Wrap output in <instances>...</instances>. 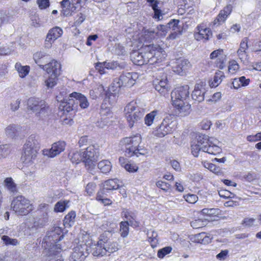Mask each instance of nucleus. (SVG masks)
I'll use <instances>...</instances> for the list:
<instances>
[{"label": "nucleus", "mask_w": 261, "mask_h": 261, "mask_svg": "<svg viewBox=\"0 0 261 261\" xmlns=\"http://www.w3.org/2000/svg\"><path fill=\"white\" fill-rule=\"evenodd\" d=\"M189 93V87L187 85L177 87L171 92L172 105L180 116L190 113L191 105L188 101Z\"/></svg>", "instance_id": "nucleus-1"}, {"label": "nucleus", "mask_w": 261, "mask_h": 261, "mask_svg": "<svg viewBox=\"0 0 261 261\" xmlns=\"http://www.w3.org/2000/svg\"><path fill=\"white\" fill-rule=\"evenodd\" d=\"M191 152L193 155L197 157L200 151L209 154L216 155L221 152V149L215 145L206 135H199L191 144Z\"/></svg>", "instance_id": "nucleus-2"}, {"label": "nucleus", "mask_w": 261, "mask_h": 261, "mask_svg": "<svg viewBox=\"0 0 261 261\" xmlns=\"http://www.w3.org/2000/svg\"><path fill=\"white\" fill-rule=\"evenodd\" d=\"M64 238L62 229L60 227H55L53 230L47 232L43 239V243L45 250L48 253L54 254L55 252L61 253L63 250L59 242Z\"/></svg>", "instance_id": "nucleus-3"}, {"label": "nucleus", "mask_w": 261, "mask_h": 261, "mask_svg": "<svg viewBox=\"0 0 261 261\" xmlns=\"http://www.w3.org/2000/svg\"><path fill=\"white\" fill-rule=\"evenodd\" d=\"M146 64L154 65L160 63L164 58V50L158 44L145 45L142 47Z\"/></svg>", "instance_id": "nucleus-4"}, {"label": "nucleus", "mask_w": 261, "mask_h": 261, "mask_svg": "<svg viewBox=\"0 0 261 261\" xmlns=\"http://www.w3.org/2000/svg\"><path fill=\"white\" fill-rule=\"evenodd\" d=\"M27 109L35 113L36 116L40 118L44 117L49 113V107L45 101L35 97H31L28 99Z\"/></svg>", "instance_id": "nucleus-5"}, {"label": "nucleus", "mask_w": 261, "mask_h": 261, "mask_svg": "<svg viewBox=\"0 0 261 261\" xmlns=\"http://www.w3.org/2000/svg\"><path fill=\"white\" fill-rule=\"evenodd\" d=\"M124 112L130 127H132L144 115L143 110L139 108L134 101H132L126 106Z\"/></svg>", "instance_id": "nucleus-6"}, {"label": "nucleus", "mask_w": 261, "mask_h": 261, "mask_svg": "<svg viewBox=\"0 0 261 261\" xmlns=\"http://www.w3.org/2000/svg\"><path fill=\"white\" fill-rule=\"evenodd\" d=\"M11 208L19 215H26L33 210L30 201L22 195L14 197L11 202Z\"/></svg>", "instance_id": "nucleus-7"}, {"label": "nucleus", "mask_w": 261, "mask_h": 261, "mask_svg": "<svg viewBox=\"0 0 261 261\" xmlns=\"http://www.w3.org/2000/svg\"><path fill=\"white\" fill-rule=\"evenodd\" d=\"M141 142L140 135H135L132 137H126L122 139L120 142V146L127 157H131L134 155L136 148Z\"/></svg>", "instance_id": "nucleus-8"}, {"label": "nucleus", "mask_w": 261, "mask_h": 261, "mask_svg": "<svg viewBox=\"0 0 261 261\" xmlns=\"http://www.w3.org/2000/svg\"><path fill=\"white\" fill-rule=\"evenodd\" d=\"M138 79V74L136 72H123L118 77L114 80L112 87H131L135 84Z\"/></svg>", "instance_id": "nucleus-9"}, {"label": "nucleus", "mask_w": 261, "mask_h": 261, "mask_svg": "<svg viewBox=\"0 0 261 261\" xmlns=\"http://www.w3.org/2000/svg\"><path fill=\"white\" fill-rule=\"evenodd\" d=\"M83 162L88 172L94 174L95 163L97 161V151L93 146H89L85 150L82 152Z\"/></svg>", "instance_id": "nucleus-10"}, {"label": "nucleus", "mask_w": 261, "mask_h": 261, "mask_svg": "<svg viewBox=\"0 0 261 261\" xmlns=\"http://www.w3.org/2000/svg\"><path fill=\"white\" fill-rule=\"evenodd\" d=\"M87 251V246L85 244L77 245L73 248L69 260L84 261L88 254Z\"/></svg>", "instance_id": "nucleus-11"}, {"label": "nucleus", "mask_w": 261, "mask_h": 261, "mask_svg": "<svg viewBox=\"0 0 261 261\" xmlns=\"http://www.w3.org/2000/svg\"><path fill=\"white\" fill-rule=\"evenodd\" d=\"M191 67L188 60L184 58L177 59L172 66L173 71L177 74L183 75Z\"/></svg>", "instance_id": "nucleus-12"}, {"label": "nucleus", "mask_w": 261, "mask_h": 261, "mask_svg": "<svg viewBox=\"0 0 261 261\" xmlns=\"http://www.w3.org/2000/svg\"><path fill=\"white\" fill-rule=\"evenodd\" d=\"M173 124L169 119H164L160 125L154 131V135L158 137H163L173 131Z\"/></svg>", "instance_id": "nucleus-13"}, {"label": "nucleus", "mask_w": 261, "mask_h": 261, "mask_svg": "<svg viewBox=\"0 0 261 261\" xmlns=\"http://www.w3.org/2000/svg\"><path fill=\"white\" fill-rule=\"evenodd\" d=\"M103 236H100V239L96 244L93 245L91 248L92 254L95 256H102L106 254V245L107 243L105 239H103Z\"/></svg>", "instance_id": "nucleus-14"}, {"label": "nucleus", "mask_w": 261, "mask_h": 261, "mask_svg": "<svg viewBox=\"0 0 261 261\" xmlns=\"http://www.w3.org/2000/svg\"><path fill=\"white\" fill-rule=\"evenodd\" d=\"M66 143L64 141H58L54 143L49 150L44 151V154L50 158H54L65 150Z\"/></svg>", "instance_id": "nucleus-15"}, {"label": "nucleus", "mask_w": 261, "mask_h": 261, "mask_svg": "<svg viewBox=\"0 0 261 261\" xmlns=\"http://www.w3.org/2000/svg\"><path fill=\"white\" fill-rule=\"evenodd\" d=\"M62 30L58 27H56L50 29L46 36L45 39V46L50 47L54 41L62 35Z\"/></svg>", "instance_id": "nucleus-16"}, {"label": "nucleus", "mask_w": 261, "mask_h": 261, "mask_svg": "<svg viewBox=\"0 0 261 261\" xmlns=\"http://www.w3.org/2000/svg\"><path fill=\"white\" fill-rule=\"evenodd\" d=\"M37 152L38 151H36V150L23 147V152L21 157V161L26 165H29L31 164L36 159Z\"/></svg>", "instance_id": "nucleus-17"}, {"label": "nucleus", "mask_w": 261, "mask_h": 261, "mask_svg": "<svg viewBox=\"0 0 261 261\" xmlns=\"http://www.w3.org/2000/svg\"><path fill=\"white\" fill-rule=\"evenodd\" d=\"M153 85L155 89L163 95L167 93L170 89L166 76L160 80H155L153 81Z\"/></svg>", "instance_id": "nucleus-18"}, {"label": "nucleus", "mask_w": 261, "mask_h": 261, "mask_svg": "<svg viewBox=\"0 0 261 261\" xmlns=\"http://www.w3.org/2000/svg\"><path fill=\"white\" fill-rule=\"evenodd\" d=\"M59 108L66 114L77 109V105L75 104L74 99L70 97L64 99L63 101L60 104Z\"/></svg>", "instance_id": "nucleus-19"}, {"label": "nucleus", "mask_w": 261, "mask_h": 261, "mask_svg": "<svg viewBox=\"0 0 261 261\" xmlns=\"http://www.w3.org/2000/svg\"><path fill=\"white\" fill-rule=\"evenodd\" d=\"M197 29L198 32L194 34V37L197 40H203L205 41L212 37V32L209 28L200 25L198 26Z\"/></svg>", "instance_id": "nucleus-20"}, {"label": "nucleus", "mask_w": 261, "mask_h": 261, "mask_svg": "<svg viewBox=\"0 0 261 261\" xmlns=\"http://www.w3.org/2000/svg\"><path fill=\"white\" fill-rule=\"evenodd\" d=\"M206 90L202 84H197L191 94L193 100L197 102H201L204 99V94Z\"/></svg>", "instance_id": "nucleus-21"}, {"label": "nucleus", "mask_w": 261, "mask_h": 261, "mask_svg": "<svg viewBox=\"0 0 261 261\" xmlns=\"http://www.w3.org/2000/svg\"><path fill=\"white\" fill-rule=\"evenodd\" d=\"M61 64L58 61L53 60L49 63L46 64L41 68L46 70L47 74L59 75L60 74Z\"/></svg>", "instance_id": "nucleus-22"}, {"label": "nucleus", "mask_w": 261, "mask_h": 261, "mask_svg": "<svg viewBox=\"0 0 261 261\" xmlns=\"http://www.w3.org/2000/svg\"><path fill=\"white\" fill-rule=\"evenodd\" d=\"M70 97L73 98L75 102V104L79 105L82 109H86L89 106V102L87 98L83 94L76 92L70 94Z\"/></svg>", "instance_id": "nucleus-23"}, {"label": "nucleus", "mask_w": 261, "mask_h": 261, "mask_svg": "<svg viewBox=\"0 0 261 261\" xmlns=\"http://www.w3.org/2000/svg\"><path fill=\"white\" fill-rule=\"evenodd\" d=\"M22 128L16 124H10L5 129L6 135L12 139H17L21 136Z\"/></svg>", "instance_id": "nucleus-24"}, {"label": "nucleus", "mask_w": 261, "mask_h": 261, "mask_svg": "<svg viewBox=\"0 0 261 261\" xmlns=\"http://www.w3.org/2000/svg\"><path fill=\"white\" fill-rule=\"evenodd\" d=\"M120 188L119 184V180L117 178L110 179L105 181L103 184V188L99 192L105 193H109L110 191L116 190Z\"/></svg>", "instance_id": "nucleus-25"}, {"label": "nucleus", "mask_w": 261, "mask_h": 261, "mask_svg": "<svg viewBox=\"0 0 261 261\" xmlns=\"http://www.w3.org/2000/svg\"><path fill=\"white\" fill-rule=\"evenodd\" d=\"M142 48L138 50L133 51L130 54V59L134 64L141 66L146 64Z\"/></svg>", "instance_id": "nucleus-26"}, {"label": "nucleus", "mask_w": 261, "mask_h": 261, "mask_svg": "<svg viewBox=\"0 0 261 261\" xmlns=\"http://www.w3.org/2000/svg\"><path fill=\"white\" fill-rule=\"evenodd\" d=\"M179 22L178 19H172L167 24V27L169 29L175 31L173 33H171L169 35V38L172 39H174L178 37L181 34V31L180 30L178 23Z\"/></svg>", "instance_id": "nucleus-27"}, {"label": "nucleus", "mask_w": 261, "mask_h": 261, "mask_svg": "<svg viewBox=\"0 0 261 261\" xmlns=\"http://www.w3.org/2000/svg\"><path fill=\"white\" fill-rule=\"evenodd\" d=\"M122 216L128 221L132 226L137 227L139 226V223L136 220L137 218L136 214L128 210H124L122 212Z\"/></svg>", "instance_id": "nucleus-28"}, {"label": "nucleus", "mask_w": 261, "mask_h": 261, "mask_svg": "<svg viewBox=\"0 0 261 261\" xmlns=\"http://www.w3.org/2000/svg\"><path fill=\"white\" fill-rule=\"evenodd\" d=\"M33 59L35 63L42 68L44 66L43 64L47 62L49 59V55L44 51H40L34 54Z\"/></svg>", "instance_id": "nucleus-29"}, {"label": "nucleus", "mask_w": 261, "mask_h": 261, "mask_svg": "<svg viewBox=\"0 0 261 261\" xmlns=\"http://www.w3.org/2000/svg\"><path fill=\"white\" fill-rule=\"evenodd\" d=\"M23 147L38 151L40 148L38 138L34 135H31L27 139Z\"/></svg>", "instance_id": "nucleus-30"}, {"label": "nucleus", "mask_w": 261, "mask_h": 261, "mask_svg": "<svg viewBox=\"0 0 261 261\" xmlns=\"http://www.w3.org/2000/svg\"><path fill=\"white\" fill-rule=\"evenodd\" d=\"M190 241L192 242L206 244L210 242V238L204 232L199 233L190 237Z\"/></svg>", "instance_id": "nucleus-31"}, {"label": "nucleus", "mask_w": 261, "mask_h": 261, "mask_svg": "<svg viewBox=\"0 0 261 261\" xmlns=\"http://www.w3.org/2000/svg\"><path fill=\"white\" fill-rule=\"evenodd\" d=\"M248 47L247 39L245 38L241 42L240 48L237 51L238 55L242 61L246 57V50L247 49Z\"/></svg>", "instance_id": "nucleus-32"}, {"label": "nucleus", "mask_w": 261, "mask_h": 261, "mask_svg": "<svg viewBox=\"0 0 261 261\" xmlns=\"http://www.w3.org/2000/svg\"><path fill=\"white\" fill-rule=\"evenodd\" d=\"M15 68L18 72L19 76L22 78L25 77L30 71L29 66H22L19 62L15 64Z\"/></svg>", "instance_id": "nucleus-33"}, {"label": "nucleus", "mask_w": 261, "mask_h": 261, "mask_svg": "<svg viewBox=\"0 0 261 261\" xmlns=\"http://www.w3.org/2000/svg\"><path fill=\"white\" fill-rule=\"evenodd\" d=\"M97 167L103 173H109L112 168L111 162L108 160H102L98 163Z\"/></svg>", "instance_id": "nucleus-34"}, {"label": "nucleus", "mask_w": 261, "mask_h": 261, "mask_svg": "<svg viewBox=\"0 0 261 261\" xmlns=\"http://www.w3.org/2000/svg\"><path fill=\"white\" fill-rule=\"evenodd\" d=\"M75 216V213L73 211H71L66 215L63 220V224L65 227H70L73 225Z\"/></svg>", "instance_id": "nucleus-35"}, {"label": "nucleus", "mask_w": 261, "mask_h": 261, "mask_svg": "<svg viewBox=\"0 0 261 261\" xmlns=\"http://www.w3.org/2000/svg\"><path fill=\"white\" fill-rule=\"evenodd\" d=\"M155 32L153 30H145L142 33V34L140 38L141 41L145 42H149L152 39L155 38Z\"/></svg>", "instance_id": "nucleus-36"}, {"label": "nucleus", "mask_w": 261, "mask_h": 261, "mask_svg": "<svg viewBox=\"0 0 261 261\" xmlns=\"http://www.w3.org/2000/svg\"><path fill=\"white\" fill-rule=\"evenodd\" d=\"M223 77H224V74L222 71H218L216 72L213 81L210 83V86L211 87H216L221 83Z\"/></svg>", "instance_id": "nucleus-37"}, {"label": "nucleus", "mask_w": 261, "mask_h": 261, "mask_svg": "<svg viewBox=\"0 0 261 261\" xmlns=\"http://www.w3.org/2000/svg\"><path fill=\"white\" fill-rule=\"evenodd\" d=\"M48 74V76L47 79L45 81V86L48 88H52L57 84V82L58 80V77L59 75L51 74Z\"/></svg>", "instance_id": "nucleus-38"}, {"label": "nucleus", "mask_w": 261, "mask_h": 261, "mask_svg": "<svg viewBox=\"0 0 261 261\" xmlns=\"http://www.w3.org/2000/svg\"><path fill=\"white\" fill-rule=\"evenodd\" d=\"M69 158L73 163L78 164L83 162L82 153L78 151L70 152L68 154Z\"/></svg>", "instance_id": "nucleus-39"}, {"label": "nucleus", "mask_w": 261, "mask_h": 261, "mask_svg": "<svg viewBox=\"0 0 261 261\" xmlns=\"http://www.w3.org/2000/svg\"><path fill=\"white\" fill-rule=\"evenodd\" d=\"M129 225L128 221H122L120 223V232L121 236L125 238L127 236L129 232Z\"/></svg>", "instance_id": "nucleus-40"}, {"label": "nucleus", "mask_w": 261, "mask_h": 261, "mask_svg": "<svg viewBox=\"0 0 261 261\" xmlns=\"http://www.w3.org/2000/svg\"><path fill=\"white\" fill-rule=\"evenodd\" d=\"M107 195V193L99 191L97 194L96 200L101 201L105 205H109L111 204L112 201L106 197Z\"/></svg>", "instance_id": "nucleus-41"}, {"label": "nucleus", "mask_w": 261, "mask_h": 261, "mask_svg": "<svg viewBox=\"0 0 261 261\" xmlns=\"http://www.w3.org/2000/svg\"><path fill=\"white\" fill-rule=\"evenodd\" d=\"M68 201L60 200L55 205L54 211L56 212H63L68 207Z\"/></svg>", "instance_id": "nucleus-42"}, {"label": "nucleus", "mask_w": 261, "mask_h": 261, "mask_svg": "<svg viewBox=\"0 0 261 261\" xmlns=\"http://www.w3.org/2000/svg\"><path fill=\"white\" fill-rule=\"evenodd\" d=\"M5 186L11 192L14 193L17 191L16 185L11 177H7L5 180Z\"/></svg>", "instance_id": "nucleus-43"}, {"label": "nucleus", "mask_w": 261, "mask_h": 261, "mask_svg": "<svg viewBox=\"0 0 261 261\" xmlns=\"http://www.w3.org/2000/svg\"><path fill=\"white\" fill-rule=\"evenodd\" d=\"M147 2L149 3V6H151L153 10L154 13V16H160L161 10L159 9L158 1L157 0H147Z\"/></svg>", "instance_id": "nucleus-44"}, {"label": "nucleus", "mask_w": 261, "mask_h": 261, "mask_svg": "<svg viewBox=\"0 0 261 261\" xmlns=\"http://www.w3.org/2000/svg\"><path fill=\"white\" fill-rule=\"evenodd\" d=\"M158 234L156 232L152 231L148 232V241L150 243L152 248L156 246L158 243V239H157Z\"/></svg>", "instance_id": "nucleus-45"}, {"label": "nucleus", "mask_w": 261, "mask_h": 261, "mask_svg": "<svg viewBox=\"0 0 261 261\" xmlns=\"http://www.w3.org/2000/svg\"><path fill=\"white\" fill-rule=\"evenodd\" d=\"M202 214L208 216H216L220 213L219 208H203L201 210Z\"/></svg>", "instance_id": "nucleus-46"}, {"label": "nucleus", "mask_w": 261, "mask_h": 261, "mask_svg": "<svg viewBox=\"0 0 261 261\" xmlns=\"http://www.w3.org/2000/svg\"><path fill=\"white\" fill-rule=\"evenodd\" d=\"M158 112L156 111H153L150 113L147 114L145 117V122L148 126L151 125L155 119Z\"/></svg>", "instance_id": "nucleus-47"}, {"label": "nucleus", "mask_w": 261, "mask_h": 261, "mask_svg": "<svg viewBox=\"0 0 261 261\" xmlns=\"http://www.w3.org/2000/svg\"><path fill=\"white\" fill-rule=\"evenodd\" d=\"M10 152L9 146L8 144L0 145V159L6 158Z\"/></svg>", "instance_id": "nucleus-48"}, {"label": "nucleus", "mask_w": 261, "mask_h": 261, "mask_svg": "<svg viewBox=\"0 0 261 261\" xmlns=\"http://www.w3.org/2000/svg\"><path fill=\"white\" fill-rule=\"evenodd\" d=\"M4 243L7 245L16 246L18 244V242L17 239L10 238L7 236H3L1 238Z\"/></svg>", "instance_id": "nucleus-49"}, {"label": "nucleus", "mask_w": 261, "mask_h": 261, "mask_svg": "<svg viewBox=\"0 0 261 261\" xmlns=\"http://www.w3.org/2000/svg\"><path fill=\"white\" fill-rule=\"evenodd\" d=\"M172 250V248L171 246H167L159 249L158 251V257L160 258H163L166 255L169 254Z\"/></svg>", "instance_id": "nucleus-50"}, {"label": "nucleus", "mask_w": 261, "mask_h": 261, "mask_svg": "<svg viewBox=\"0 0 261 261\" xmlns=\"http://www.w3.org/2000/svg\"><path fill=\"white\" fill-rule=\"evenodd\" d=\"M105 241L107 243H105L106 245L107 252L109 253L114 252L117 250V244L115 243H110L108 242L107 240L105 239Z\"/></svg>", "instance_id": "nucleus-51"}, {"label": "nucleus", "mask_w": 261, "mask_h": 261, "mask_svg": "<svg viewBox=\"0 0 261 261\" xmlns=\"http://www.w3.org/2000/svg\"><path fill=\"white\" fill-rule=\"evenodd\" d=\"M48 261H63L60 253L55 252L54 254L48 253Z\"/></svg>", "instance_id": "nucleus-52"}, {"label": "nucleus", "mask_w": 261, "mask_h": 261, "mask_svg": "<svg viewBox=\"0 0 261 261\" xmlns=\"http://www.w3.org/2000/svg\"><path fill=\"white\" fill-rule=\"evenodd\" d=\"M204 166L205 168H207L211 171L215 173H218L220 171L219 167H217L216 165L210 163H204Z\"/></svg>", "instance_id": "nucleus-53"}, {"label": "nucleus", "mask_w": 261, "mask_h": 261, "mask_svg": "<svg viewBox=\"0 0 261 261\" xmlns=\"http://www.w3.org/2000/svg\"><path fill=\"white\" fill-rule=\"evenodd\" d=\"M232 6L228 5L224 8L223 10H221L218 16H228L230 14L232 11Z\"/></svg>", "instance_id": "nucleus-54"}, {"label": "nucleus", "mask_w": 261, "mask_h": 261, "mask_svg": "<svg viewBox=\"0 0 261 261\" xmlns=\"http://www.w3.org/2000/svg\"><path fill=\"white\" fill-rule=\"evenodd\" d=\"M156 185L158 188L161 189L162 190L166 192L168 191L169 189H170L171 187L169 184L161 180L158 181L156 183Z\"/></svg>", "instance_id": "nucleus-55"}, {"label": "nucleus", "mask_w": 261, "mask_h": 261, "mask_svg": "<svg viewBox=\"0 0 261 261\" xmlns=\"http://www.w3.org/2000/svg\"><path fill=\"white\" fill-rule=\"evenodd\" d=\"M185 200L190 203H195L198 200V197L195 194H188L184 196Z\"/></svg>", "instance_id": "nucleus-56"}, {"label": "nucleus", "mask_w": 261, "mask_h": 261, "mask_svg": "<svg viewBox=\"0 0 261 261\" xmlns=\"http://www.w3.org/2000/svg\"><path fill=\"white\" fill-rule=\"evenodd\" d=\"M138 7V5L137 4L135 3L130 2L127 4L126 6V9L128 12L127 15H131L133 13L135 10H137V8Z\"/></svg>", "instance_id": "nucleus-57"}, {"label": "nucleus", "mask_w": 261, "mask_h": 261, "mask_svg": "<svg viewBox=\"0 0 261 261\" xmlns=\"http://www.w3.org/2000/svg\"><path fill=\"white\" fill-rule=\"evenodd\" d=\"M96 185L94 182L89 183L86 188V191L89 195H92L96 188Z\"/></svg>", "instance_id": "nucleus-58"}, {"label": "nucleus", "mask_w": 261, "mask_h": 261, "mask_svg": "<svg viewBox=\"0 0 261 261\" xmlns=\"http://www.w3.org/2000/svg\"><path fill=\"white\" fill-rule=\"evenodd\" d=\"M191 225L193 228L197 229L203 227L204 223L202 220L199 219L192 221Z\"/></svg>", "instance_id": "nucleus-59"}, {"label": "nucleus", "mask_w": 261, "mask_h": 261, "mask_svg": "<svg viewBox=\"0 0 261 261\" xmlns=\"http://www.w3.org/2000/svg\"><path fill=\"white\" fill-rule=\"evenodd\" d=\"M108 119L107 118H101L100 119L97 121L96 125L99 128H103L108 125Z\"/></svg>", "instance_id": "nucleus-60"}, {"label": "nucleus", "mask_w": 261, "mask_h": 261, "mask_svg": "<svg viewBox=\"0 0 261 261\" xmlns=\"http://www.w3.org/2000/svg\"><path fill=\"white\" fill-rule=\"evenodd\" d=\"M239 69V65L235 61H232L229 62L228 70L230 72L233 73Z\"/></svg>", "instance_id": "nucleus-61"}, {"label": "nucleus", "mask_w": 261, "mask_h": 261, "mask_svg": "<svg viewBox=\"0 0 261 261\" xmlns=\"http://www.w3.org/2000/svg\"><path fill=\"white\" fill-rule=\"evenodd\" d=\"M37 3L41 9H45L49 6V0H37Z\"/></svg>", "instance_id": "nucleus-62"}, {"label": "nucleus", "mask_w": 261, "mask_h": 261, "mask_svg": "<svg viewBox=\"0 0 261 261\" xmlns=\"http://www.w3.org/2000/svg\"><path fill=\"white\" fill-rule=\"evenodd\" d=\"M228 250H221V252L216 255V258L220 260H224L226 259L228 254Z\"/></svg>", "instance_id": "nucleus-63"}, {"label": "nucleus", "mask_w": 261, "mask_h": 261, "mask_svg": "<svg viewBox=\"0 0 261 261\" xmlns=\"http://www.w3.org/2000/svg\"><path fill=\"white\" fill-rule=\"evenodd\" d=\"M103 66L105 67V69H114L116 68L118 66V63L116 62H103Z\"/></svg>", "instance_id": "nucleus-64"}]
</instances>
